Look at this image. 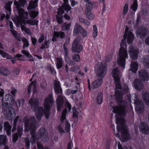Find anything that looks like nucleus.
Wrapping results in <instances>:
<instances>
[{
  "instance_id": "57",
  "label": "nucleus",
  "mask_w": 149,
  "mask_h": 149,
  "mask_svg": "<svg viewBox=\"0 0 149 149\" xmlns=\"http://www.w3.org/2000/svg\"><path fill=\"white\" fill-rule=\"evenodd\" d=\"M24 141L25 142V144L26 147L27 148H29V147L30 146V142L29 139L27 138H26L25 139Z\"/></svg>"
},
{
  "instance_id": "46",
  "label": "nucleus",
  "mask_w": 149,
  "mask_h": 149,
  "mask_svg": "<svg viewBox=\"0 0 149 149\" xmlns=\"http://www.w3.org/2000/svg\"><path fill=\"white\" fill-rule=\"evenodd\" d=\"M22 41L24 42L22 48L23 49H24L25 47H28L29 45V44L28 40L26 38H24L22 40Z\"/></svg>"
},
{
  "instance_id": "6",
  "label": "nucleus",
  "mask_w": 149,
  "mask_h": 149,
  "mask_svg": "<svg viewBox=\"0 0 149 149\" xmlns=\"http://www.w3.org/2000/svg\"><path fill=\"white\" fill-rule=\"evenodd\" d=\"M54 89L55 93L58 95L56 100V103L57 105V110L60 111L61 110L64 103L63 97L62 95V90L59 81H55L54 84Z\"/></svg>"
},
{
  "instance_id": "36",
  "label": "nucleus",
  "mask_w": 149,
  "mask_h": 149,
  "mask_svg": "<svg viewBox=\"0 0 149 149\" xmlns=\"http://www.w3.org/2000/svg\"><path fill=\"white\" fill-rule=\"evenodd\" d=\"M14 111V109L10 107L7 108L6 111V114L8 116L11 117V116L13 115L12 112Z\"/></svg>"
},
{
  "instance_id": "23",
  "label": "nucleus",
  "mask_w": 149,
  "mask_h": 149,
  "mask_svg": "<svg viewBox=\"0 0 149 149\" xmlns=\"http://www.w3.org/2000/svg\"><path fill=\"white\" fill-rule=\"evenodd\" d=\"M0 74L2 75L7 77L10 74L9 70L7 68L3 67H0Z\"/></svg>"
},
{
  "instance_id": "25",
  "label": "nucleus",
  "mask_w": 149,
  "mask_h": 149,
  "mask_svg": "<svg viewBox=\"0 0 149 149\" xmlns=\"http://www.w3.org/2000/svg\"><path fill=\"white\" fill-rule=\"evenodd\" d=\"M5 101L8 102L10 106H13L14 102V100L13 97L10 95H7L5 96Z\"/></svg>"
},
{
  "instance_id": "8",
  "label": "nucleus",
  "mask_w": 149,
  "mask_h": 149,
  "mask_svg": "<svg viewBox=\"0 0 149 149\" xmlns=\"http://www.w3.org/2000/svg\"><path fill=\"white\" fill-rule=\"evenodd\" d=\"M26 3L25 0H19V1H15L14 5L16 6L19 16L21 18L27 19L28 13L25 12L23 9L21 8V7H24V5Z\"/></svg>"
},
{
  "instance_id": "27",
  "label": "nucleus",
  "mask_w": 149,
  "mask_h": 149,
  "mask_svg": "<svg viewBox=\"0 0 149 149\" xmlns=\"http://www.w3.org/2000/svg\"><path fill=\"white\" fill-rule=\"evenodd\" d=\"M91 11L85 10V13L86 17L88 19L92 20L94 19L95 16Z\"/></svg>"
},
{
  "instance_id": "38",
  "label": "nucleus",
  "mask_w": 149,
  "mask_h": 149,
  "mask_svg": "<svg viewBox=\"0 0 149 149\" xmlns=\"http://www.w3.org/2000/svg\"><path fill=\"white\" fill-rule=\"evenodd\" d=\"M67 112L66 109H65L62 111L61 116L60 119V120L61 123H63L64 120L66 118V115Z\"/></svg>"
},
{
  "instance_id": "49",
  "label": "nucleus",
  "mask_w": 149,
  "mask_h": 149,
  "mask_svg": "<svg viewBox=\"0 0 149 149\" xmlns=\"http://www.w3.org/2000/svg\"><path fill=\"white\" fill-rule=\"evenodd\" d=\"M72 59L74 61L79 62L80 61V56L79 54H74L72 56Z\"/></svg>"
},
{
  "instance_id": "42",
  "label": "nucleus",
  "mask_w": 149,
  "mask_h": 149,
  "mask_svg": "<svg viewBox=\"0 0 149 149\" xmlns=\"http://www.w3.org/2000/svg\"><path fill=\"white\" fill-rule=\"evenodd\" d=\"M12 3L10 2H8L6 3V5L5 6V8L7 10V12H8V13H11V4Z\"/></svg>"
},
{
  "instance_id": "7",
  "label": "nucleus",
  "mask_w": 149,
  "mask_h": 149,
  "mask_svg": "<svg viewBox=\"0 0 149 149\" xmlns=\"http://www.w3.org/2000/svg\"><path fill=\"white\" fill-rule=\"evenodd\" d=\"M20 116H17L15 118L13 121V127L11 130V125H10L9 123L7 122H5L4 123V130L8 136L11 135V131L12 132L16 131L17 130V126L22 123L21 120L19 119Z\"/></svg>"
},
{
  "instance_id": "53",
  "label": "nucleus",
  "mask_w": 149,
  "mask_h": 149,
  "mask_svg": "<svg viewBox=\"0 0 149 149\" xmlns=\"http://www.w3.org/2000/svg\"><path fill=\"white\" fill-rule=\"evenodd\" d=\"M70 125L68 121L65 120V130L67 132H69L70 131Z\"/></svg>"
},
{
  "instance_id": "62",
  "label": "nucleus",
  "mask_w": 149,
  "mask_h": 149,
  "mask_svg": "<svg viewBox=\"0 0 149 149\" xmlns=\"http://www.w3.org/2000/svg\"><path fill=\"white\" fill-rule=\"evenodd\" d=\"M31 40L32 44L35 45L36 44L37 41V39L34 37L33 38L32 37H31Z\"/></svg>"
},
{
  "instance_id": "48",
  "label": "nucleus",
  "mask_w": 149,
  "mask_h": 149,
  "mask_svg": "<svg viewBox=\"0 0 149 149\" xmlns=\"http://www.w3.org/2000/svg\"><path fill=\"white\" fill-rule=\"evenodd\" d=\"M66 62L69 64L71 65H75V62L72 60H70L69 57L66 58L65 59Z\"/></svg>"
},
{
  "instance_id": "4",
  "label": "nucleus",
  "mask_w": 149,
  "mask_h": 149,
  "mask_svg": "<svg viewBox=\"0 0 149 149\" xmlns=\"http://www.w3.org/2000/svg\"><path fill=\"white\" fill-rule=\"evenodd\" d=\"M23 120L24 122L26 130L29 131L31 130V142L32 143H35L36 139L35 132L36 129L38 127V126L36 123V120L35 117L32 116L31 118H28L27 116H25Z\"/></svg>"
},
{
  "instance_id": "26",
  "label": "nucleus",
  "mask_w": 149,
  "mask_h": 149,
  "mask_svg": "<svg viewBox=\"0 0 149 149\" xmlns=\"http://www.w3.org/2000/svg\"><path fill=\"white\" fill-rule=\"evenodd\" d=\"M38 0L30 1L27 8L28 9H32L35 8L38 6Z\"/></svg>"
},
{
  "instance_id": "39",
  "label": "nucleus",
  "mask_w": 149,
  "mask_h": 149,
  "mask_svg": "<svg viewBox=\"0 0 149 149\" xmlns=\"http://www.w3.org/2000/svg\"><path fill=\"white\" fill-rule=\"evenodd\" d=\"M4 49V47L3 45L0 42V49ZM0 54L4 58L7 57L8 55V54L1 50H0Z\"/></svg>"
},
{
  "instance_id": "41",
  "label": "nucleus",
  "mask_w": 149,
  "mask_h": 149,
  "mask_svg": "<svg viewBox=\"0 0 149 149\" xmlns=\"http://www.w3.org/2000/svg\"><path fill=\"white\" fill-rule=\"evenodd\" d=\"M79 20L80 22L82 23H84L87 26H89L90 25V22L88 21L86 19H84V18L79 17Z\"/></svg>"
},
{
  "instance_id": "59",
  "label": "nucleus",
  "mask_w": 149,
  "mask_h": 149,
  "mask_svg": "<svg viewBox=\"0 0 149 149\" xmlns=\"http://www.w3.org/2000/svg\"><path fill=\"white\" fill-rule=\"evenodd\" d=\"M80 33L84 37H85L87 35V31L85 30L83 28V29L82 30Z\"/></svg>"
},
{
  "instance_id": "13",
  "label": "nucleus",
  "mask_w": 149,
  "mask_h": 149,
  "mask_svg": "<svg viewBox=\"0 0 149 149\" xmlns=\"http://www.w3.org/2000/svg\"><path fill=\"white\" fill-rule=\"evenodd\" d=\"M38 134L40 135L42 141H47L48 140L47 133L44 128H41L39 130Z\"/></svg>"
},
{
  "instance_id": "32",
  "label": "nucleus",
  "mask_w": 149,
  "mask_h": 149,
  "mask_svg": "<svg viewBox=\"0 0 149 149\" xmlns=\"http://www.w3.org/2000/svg\"><path fill=\"white\" fill-rule=\"evenodd\" d=\"M11 33L13 34L15 38L19 41H21V38L20 37L19 34H18L17 32L14 30H10Z\"/></svg>"
},
{
  "instance_id": "2",
  "label": "nucleus",
  "mask_w": 149,
  "mask_h": 149,
  "mask_svg": "<svg viewBox=\"0 0 149 149\" xmlns=\"http://www.w3.org/2000/svg\"><path fill=\"white\" fill-rule=\"evenodd\" d=\"M53 102L52 96L49 95L45 100L44 104V109L42 107H39V100L37 98H31L29 100V103L31 105V109L34 111H36V116L37 119L39 120L41 119L43 114L47 119L49 118V110Z\"/></svg>"
},
{
  "instance_id": "44",
  "label": "nucleus",
  "mask_w": 149,
  "mask_h": 149,
  "mask_svg": "<svg viewBox=\"0 0 149 149\" xmlns=\"http://www.w3.org/2000/svg\"><path fill=\"white\" fill-rule=\"evenodd\" d=\"M20 70L18 68H16L11 72V75L15 77V76L18 75L19 73Z\"/></svg>"
},
{
  "instance_id": "64",
  "label": "nucleus",
  "mask_w": 149,
  "mask_h": 149,
  "mask_svg": "<svg viewBox=\"0 0 149 149\" xmlns=\"http://www.w3.org/2000/svg\"><path fill=\"white\" fill-rule=\"evenodd\" d=\"M66 107L68 109V111H70L71 110V105L68 101H67L66 103Z\"/></svg>"
},
{
  "instance_id": "3",
  "label": "nucleus",
  "mask_w": 149,
  "mask_h": 149,
  "mask_svg": "<svg viewBox=\"0 0 149 149\" xmlns=\"http://www.w3.org/2000/svg\"><path fill=\"white\" fill-rule=\"evenodd\" d=\"M123 38L124 39L122 40L120 43V48L119 50L118 56L117 58L118 64L123 69L125 68L126 59L128 58L127 52L126 49V39L127 38V42L128 44H130L132 42L134 39L132 32L129 31V28L127 26L125 29Z\"/></svg>"
},
{
  "instance_id": "9",
  "label": "nucleus",
  "mask_w": 149,
  "mask_h": 149,
  "mask_svg": "<svg viewBox=\"0 0 149 149\" xmlns=\"http://www.w3.org/2000/svg\"><path fill=\"white\" fill-rule=\"evenodd\" d=\"M81 40V37H78L74 40L71 48V50L73 52L79 53L82 50V46L78 44L80 42Z\"/></svg>"
},
{
  "instance_id": "40",
  "label": "nucleus",
  "mask_w": 149,
  "mask_h": 149,
  "mask_svg": "<svg viewBox=\"0 0 149 149\" xmlns=\"http://www.w3.org/2000/svg\"><path fill=\"white\" fill-rule=\"evenodd\" d=\"M134 2L130 7L134 11H135L137 9V0H133Z\"/></svg>"
},
{
  "instance_id": "18",
  "label": "nucleus",
  "mask_w": 149,
  "mask_h": 149,
  "mask_svg": "<svg viewBox=\"0 0 149 149\" xmlns=\"http://www.w3.org/2000/svg\"><path fill=\"white\" fill-rule=\"evenodd\" d=\"M83 28L78 24H77L75 26L73 31V35L74 36H77L79 33H80Z\"/></svg>"
},
{
  "instance_id": "1",
  "label": "nucleus",
  "mask_w": 149,
  "mask_h": 149,
  "mask_svg": "<svg viewBox=\"0 0 149 149\" xmlns=\"http://www.w3.org/2000/svg\"><path fill=\"white\" fill-rule=\"evenodd\" d=\"M112 75L114 80L116 86L115 96L118 106L113 108V112L116 113V120L117 124V129L118 131H127L125 126V120L120 117H124L128 112V107L127 101L123 100V95L126 94L128 95L129 92L127 85L124 84L121 86L120 81L121 76V73L118 68H116L112 71Z\"/></svg>"
},
{
  "instance_id": "5",
  "label": "nucleus",
  "mask_w": 149,
  "mask_h": 149,
  "mask_svg": "<svg viewBox=\"0 0 149 149\" xmlns=\"http://www.w3.org/2000/svg\"><path fill=\"white\" fill-rule=\"evenodd\" d=\"M97 71V75L98 79L93 81L92 84V88H95L99 87L102 82V79L106 72V66L102 64H98L95 66Z\"/></svg>"
},
{
  "instance_id": "63",
  "label": "nucleus",
  "mask_w": 149,
  "mask_h": 149,
  "mask_svg": "<svg viewBox=\"0 0 149 149\" xmlns=\"http://www.w3.org/2000/svg\"><path fill=\"white\" fill-rule=\"evenodd\" d=\"M78 67L77 66H74L71 67L70 68V70L71 71L74 72L75 71H77L78 70Z\"/></svg>"
},
{
  "instance_id": "14",
  "label": "nucleus",
  "mask_w": 149,
  "mask_h": 149,
  "mask_svg": "<svg viewBox=\"0 0 149 149\" xmlns=\"http://www.w3.org/2000/svg\"><path fill=\"white\" fill-rule=\"evenodd\" d=\"M140 131L143 134H148L149 133V127L146 123L141 122L139 126Z\"/></svg>"
},
{
  "instance_id": "54",
  "label": "nucleus",
  "mask_w": 149,
  "mask_h": 149,
  "mask_svg": "<svg viewBox=\"0 0 149 149\" xmlns=\"http://www.w3.org/2000/svg\"><path fill=\"white\" fill-rule=\"evenodd\" d=\"M22 53L28 58H31L32 57V55L30 54L28 51L26 50H23L22 51Z\"/></svg>"
},
{
  "instance_id": "31",
  "label": "nucleus",
  "mask_w": 149,
  "mask_h": 149,
  "mask_svg": "<svg viewBox=\"0 0 149 149\" xmlns=\"http://www.w3.org/2000/svg\"><path fill=\"white\" fill-rule=\"evenodd\" d=\"M56 65L58 69H60L63 66V60L61 58H57L56 59Z\"/></svg>"
},
{
  "instance_id": "51",
  "label": "nucleus",
  "mask_w": 149,
  "mask_h": 149,
  "mask_svg": "<svg viewBox=\"0 0 149 149\" xmlns=\"http://www.w3.org/2000/svg\"><path fill=\"white\" fill-rule=\"evenodd\" d=\"M2 105L4 107H6L8 108L13 106H10V104H9L8 102H6V101L5 102V100H4L3 98L2 99Z\"/></svg>"
},
{
  "instance_id": "58",
  "label": "nucleus",
  "mask_w": 149,
  "mask_h": 149,
  "mask_svg": "<svg viewBox=\"0 0 149 149\" xmlns=\"http://www.w3.org/2000/svg\"><path fill=\"white\" fill-rule=\"evenodd\" d=\"M31 83H32L31 87L33 88V91L34 93H35L36 92V83L34 82L33 81Z\"/></svg>"
},
{
  "instance_id": "52",
  "label": "nucleus",
  "mask_w": 149,
  "mask_h": 149,
  "mask_svg": "<svg viewBox=\"0 0 149 149\" xmlns=\"http://www.w3.org/2000/svg\"><path fill=\"white\" fill-rule=\"evenodd\" d=\"M47 69L52 74H56V72L55 71L53 67L49 66L47 68Z\"/></svg>"
},
{
  "instance_id": "30",
  "label": "nucleus",
  "mask_w": 149,
  "mask_h": 149,
  "mask_svg": "<svg viewBox=\"0 0 149 149\" xmlns=\"http://www.w3.org/2000/svg\"><path fill=\"white\" fill-rule=\"evenodd\" d=\"M143 63L146 68H149V56H147L143 59Z\"/></svg>"
},
{
  "instance_id": "12",
  "label": "nucleus",
  "mask_w": 149,
  "mask_h": 149,
  "mask_svg": "<svg viewBox=\"0 0 149 149\" xmlns=\"http://www.w3.org/2000/svg\"><path fill=\"white\" fill-rule=\"evenodd\" d=\"M23 126L22 123L19 124L17 126V133H16L13 134L12 141L14 143L16 142L18 139V136H20L22 133Z\"/></svg>"
},
{
  "instance_id": "55",
  "label": "nucleus",
  "mask_w": 149,
  "mask_h": 149,
  "mask_svg": "<svg viewBox=\"0 0 149 149\" xmlns=\"http://www.w3.org/2000/svg\"><path fill=\"white\" fill-rule=\"evenodd\" d=\"M128 4L127 3H126L124 7V9L123 12V15H125L128 12Z\"/></svg>"
},
{
  "instance_id": "60",
  "label": "nucleus",
  "mask_w": 149,
  "mask_h": 149,
  "mask_svg": "<svg viewBox=\"0 0 149 149\" xmlns=\"http://www.w3.org/2000/svg\"><path fill=\"white\" fill-rule=\"evenodd\" d=\"M44 40V37L43 34H42L41 35L40 37L39 38L38 40L39 43H40L42 42Z\"/></svg>"
},
{
  "instance_id": "33",
  "label": "nucleus",
  "mask_w": 149,
  "mask_h": 149,
  "mask_svg": "<svg viewBox=\"0 0 149 149\" xmlns=\"http://www.w3.org/2000/svg\"><path fill=\"white\" fill-rule=\"evenodd\" d=\"M54 35L57 37L58 38L60 37L61 39L64 38L65 37V34L64 32L60 31L59 32L55 31V34Z\"/></svg>"
},
{
  "instance_id": "28",
  "label": "nucleus",
  "mask_w": 149,
  "mask_h": 149,
  "mask_svg": "<svg viewBox=\"0 0 149 149\" xmlns=\"http://www.w3.org/2000/svg\"><path fill=\"white\" fill-rule=\"evenodd\" d=\"M130 70L132 72L135 73L137 70L138 65L136 62H132L130 65Z\"/></svg>"
},
{
  "instance_id": "16",
  "label": "nucleus",
  "mask_w": 149,
  "mask_h": 149,
  "mask_svg": "<svg viewBox=\"0 0 149 149\" xmlns=\"http://www.w3.org/2000/svg\"><path fill=\"white\" fill-rule=\"evenodd\" d=\"M64 2V3L63 4L61 7L58 8L59 9V13L63 12V10L69 11L71 9V7L68 4V0H63Z\"/></svg>"
},
{
  "instance_id": "22",
  "label": "nucleus",
  "mask_w": 149,
  "mask_h": 149,
  "mask_svg": "<svg viewBox=\"0 0 149 149\" xmlns=\"http://www.w3.org/2000/svg\"><path fill=\"white\" fill-rule=\"evenodd\" d=\"M8 142V139L6 135L0 134V146L2 145H6Z\"/></svg>"
},
{
  "instance_id": "34",
  "label": "nucleus",
  "mask_w": 149,
  "mask_h": 149,
  "mask_svg": "<svg viewBox=\"0 0 149 149\" xmlns=\"http://www.w3.org/2000/svg\"><path fill=\"white\" fill-rule=\"evenodd\" d=\"M49 40H45L44 42L42 43L41 47H40L41 49H44L45 48H48L49 47Z\"/></svg>"
},
{
  "instance_id": "50",
  "label": "nucleus",
  "mask_w": 149,
  "mask_h": 149,
  "mask_svg": "<svg viewBox=\"0 0 149 149\" xmlns=\"http://www.w3.org/2000/svg\"><path fill=\"white\" fill-rule=\"evenodd\" d=\"M66 11L67 13H65L64 16V18L67 20H69L70 19V15L71 14V11L69 10L68 12Z\"/></svg>"
},
{
  "instance_id": "37",
  "label": "nucleus",
  "mask_w": 149,
  "mask_h": 149,
  "mask_svg": "<svg viewBox=\"0 0 149 149\" xmlns=\"http://www.w3.org/2000/svg\"><path fill=\"white\" fill-rule=\"evenodd\" d=\"M38 21L36 20H26V23L27 24L32 25H37L38 24Z\"/></svg>"
},
{
  "instance_id": "19",
  "label": "nucleus",
  "mask_w": 149,
  "mask_h": 149,
  "mask_svg": "<svg viewBox=\"0 0 149 149\" xmlns=\"http://www.w3.org/2000/svg\"><path fill=\"white\" fill-rule=\"evenodd\" d=\"M143 98L146 105L149 106V93L146 91H143L142 93Z\"/></svg>"
},
{
  "instance_id": "15",
  "label": "nucleus",
  "mask_w": 149,
  "mask_h": 149,
  "mask_svg": "<svg viewBox=\"0 0 149 149\" xmlns=\"http://www.w3.org/2000/svg\"><path fill=\"white\" fill-rule=\"evenodd\" d=\"M128 52L130 57L133 59H136L138 56L137 49L131 45L129 48Z\"/></svg>"
},
{
  "instance_id": "24",
  "label": "nucleus",
  "mask_w": 149,
  "mask_h": 149,
  "mask_svg": "<svg viewBox=\"0 0 149 149\" xmlns=\"http://www.w3.org/2000/svg\"><path fill=\"white\" fill-rule=\"evenodd\" d=\"M58 11L57 13V15H56V20L57 23L58 24H61L63 23V17L62 15L64 13V10H63V12L62 13H58L59 12V9H58Z\"/></svg>"
},
{
  "instance_id": "11",
  "label": "nucleus",
  "mask_w": 149,
  "mask_h": 149,
  "mask_svg": "<svg viewBox=\"0 0 149 149\" xmlns=\"http://www.w3.org/2000/svg\"><path fill=\"white\" fill-rule=\"evenodd\" d=\"M148 32V29L143 26H140L137 30L136 35L137 37L142 38L145 36Z\"/></svg>"
},
{
  "instance_id": "45",
  "label": "nucleus",
  "mask_w": 149,
  "mask_h": 149,
  "mask_svg": "<svg viewBox=\"0 0 149 149\" xmlns=\"http://www.w3.org/2000/svg\"><path fill=\"white\" fill-rule=\"evenodd\" d=\"M64 49V53L65 59L68 57V51L67 47H65V43L63 45Z\"/></svg>"
},
{
  "instance_id": "21",
  "label": "nucleus",
  "mask_w": 149,
  "mask_h": 149,
  "mask_svg": "<svg viewBox=\"0 0 149 149\" xmlns=\"http://www.w3.org/2000/svg\"><path fill=\"white\" fill-rule=\"evenodd\" d=\"M87 2L86 4V8L85 10L91 11L92 9L96 6V3L91 1Z\"/></svg>"
},
{
  "instance_id": "56",
  "label": "nucleus",
  "mask_w": 149,
  "mask_h": 149,
  "mask_svg": "<svg viewBox=\"0 0 149 149\" xmlns=\"http://www.w3.org/2000/svg\"><path fill=\"white\" fill-rule=\"evenodd\" d=\"M72 111H73V116L74 117H75L76 118H78V115L77 113H78V111H77L76 109L75 108H72Z\"/></svg>"
},
{
  "instance_id": "47",
  "label": "nucleus",
  "mask_w": 149,
  "mask_h": 149,
  "mask_svg": "<svg viewBox=\"0 0 149 149\" xmlns=\"http://www.w3.org/2000/svg\"><path fill=\"white\" fill-rule=\"evenodd\" d=\"M97 35V26L94 25L93 26V36L95 38Z\"/></svg>"
},
{
  "instance_id": "20",
  "label": "nucleus",
  "mask_w": 149,
  "mask_h": 149,
  "mask_svg": "<svg viewBox=\"0 0 149 149\" xmlns=\"http://www.w3.org/2000/svg\"><path fill=\"white\" fill-rule=\"evenodd\" d=\"M135 88L138 91L141 90L143 88V86L142 83L139 79H136L134 84Z\"/></svg>"
},
{
  "instance_id": "10",
  "label": "nucleus",
  "mask_w": 149,
  "mask_h": 149,
  "mask_svg": "<svg viewBox=\"0 0 149 149\" xmlns=\"http://www.w3.org/2000/svg\"><path fill=\"white\" fill-rule=\"evenodd\" d=\"M134 103L136 111L138 113H141L143 111L144 105L143 102L139 99L136 95H135Z\"/></svg>"
},
{
  "instance_id": "61",
  "label": "nucleus",
  "mask_w": 149,
  "mask_h": 149,
  "mask_svg": "<svg viewBox=\"0 0 149 149\" xmlns=\"http://www.w3.org/2000/svg\"><path fill=\"white\" fill-rule=\"evenodd\" d=\"M37 144L38 149H45V148L40 143L37 142Z\"/></svg>"
},
{
  "instance_id": "17",
  "label": "nucleus",
  "mask_w": 149,
  "mask_h": 149,
  "mask_svg": "<svg viewBox=\"0 0 149 149\" xmlns=\"http://www.w3.org/2000/svg\"><path fill=\"white\" fill-rule=\"evenodd\" d=\"M139 76L140 79L143 81H147L149 78L148 73L146 70H141L139 72Z\"/></svg>"
},
{
  "instance_id": "35",
  "label": "nucleus",
  "mask_w": 149,
  "mask_h": 149,
  "mask_svg": "<svg viewBox=\"0 0 149 149\" xmlns=\"http://www.w3.org/2000/svg\"><path fill=\"white\" fill-rule=\"evenodd\" d=\"M102 93L101 92L98 94L97 99V103L99 104H101L102 102Z\"/></svg>"
},
{
  "instance_id": "43",
  "label": "nucleus",
  "mask_w": 149,
  "mask_h": 149,
  "mask_svg": "<svg viewBox=\"0 0 149 149\" xmlns=\"http://www.w3.org/2000/svg\"><path fill=\"white\" fill-rule=\"evenodd\" d=\"M38 14V11H31L30 12V15L31 17L33 18H36Z\"/></svg>"
},
{
  "instance_id": "29",
  "label": "nucleus",
  "mask_w": 149,
  "mask_h": 149,
  "mask_svg": "<svg viewBox=\"0 0 149 149\" xmlns=\"http://www.w3.org/2000/svg\"><path fill=\"white\" fill-rule=\"evenodd\" d=\"M70 26L71 23L64 22L62 24L61 28L62 30L68 31L70 30Z\"/></svg>"
}]
</instances>
